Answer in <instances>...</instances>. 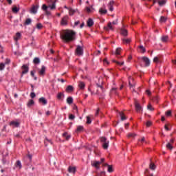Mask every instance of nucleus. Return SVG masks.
Returning a JSON list of instances; mask_svg holds the SVG:
<instances>
[{
	"label": "nucleus",
	"mask_w": 176,
	"mask_h": 176,
	"mask_svg": "<svg viewBox=\"0 0 176 176\" xmlns=\"http://www.w3.org/2000/svg\"><path fill=\"white\" fill-rule=\"evenodd\" d=\"M75 35L76 33L73 30H65L61 36V38L65 42H72V41H75Z\"/></svg>",
	"instance_id": "nucleus-1"
},
{
	"label": "nucleus",
	"mask_w": 176,
	"mask_h": 176,
	"mask_svg": "<svg viewBox=\"0 0 176 176\" xmlns=\"http://www.w3.org/2000/svg\"><path fill=\"white\" fill-rule=\"evenodd\" d=\"M100 142L102 143V146L104 149H107L109 146V141L105 137L100 138Z\"/></svg>",
	"instance_id": "nucleus-2"
},
{
	"label": "nucleus",
	"mask_w": 176,
	"mask_h": 176,
	"mask_svg": "<svg viewBox=\"0 0 176 176\" xmlns=\"http://www.w3.org/2000/svg\"><path fill=\"white\" fill-rule=\"evenodd\" d=\"M75 54L76 56H78V57L83 56V47L80 45H77V47L75 51Z\"/></svg>",
	"instance_id": "nucleus-3"
},
{
	"label": "nucleus",
	"mask_w": 176,
	"mask_h": 176,
	"mask_svg": "<svg viewBox=\"0 0 176 176\" xmlns=\"http://www.w3.org/2000/svg\"><path fill=\"white\" fill-rule=\"evenodd\" d=\"M129 85L131 90H132V91H134V87L135 86V82H134V78H133L132 77H129Z\"/></svg>",
	"instance_id": "nucleus-4"
},
{
	"label": "nucleus",
	"mask_w": 176,
	"mask_h": 176,
	"mask_svg": "<svg viewBox=\"0 0 176 176\" xmlns=\"http://www.w3.org/2000/svg\"><path fill=\"white\" fill-rule=\"evenodd\" d=\"M141 60H142L143 63H144L145 67H149V65H151V60H149V58L143 56L141 58Z\"/></svg>",
	"instance_id": "nucleus-5"
},
{
	"label": "nucleus",
	"mask_w": 176,
	"mask_h": 176,
	"mask_svg": "<svg viewBox=\"0 0 176 176\" xmlns=\"http://www.w3.org/2000/svg\"><path fill=\"white\" fill-rule=\"evenodd\" d=\"M135 109L136 112H138V113L142 112V107L138 103V101L135 102Z\"/></svg>",
	"instance_id": "nucleus-6"
},
{
	"label": "nucleus",
	"mask_w": 176,
	"mask_h": 176,
	"mask_svg": "<svg viewBox=\"0 0 176 176\" xmlns=\"http://www.w3.org/2000/svg\"><path fill=\"white\" fill-rule=\"evenodd\" d=\"M68 20H69V17L67 15L65 16L60 21V25H67L68 24Z\"/></svg>",
	"instance_id": "nucleus-7"
},
{
	"label": "nucleus",
	"mask_w": 176,
	"mask_h": 176,
	"mask_svg": "<svg viewBox=\"0 0 176 176\" xmlns=\"http://www.w3.org/2000/svg\"><path fill=\"white\" fill-rule=\"evenodd\" d=\"M91 164L92 167H95L96 170H100V164H101V162H100V161H94L91 162Z\"/></svg>",
	"instance_id": "nucleus-8"
},
{
	"label": "nucleus",
	"mask_w": 176,
	"mask_h": 176,
	"mask_svg": "<svg viewBox=\"0 0 176 176\" xmlns=\"http://www.w3.org/2000/svg\"><path fill=\"white\" fill-rule=\"evenodd\" d=\"M46 72V67L45 65H42L41 69L38 70V75L41 76H44Z\"/></svg>",
	"instance_id": "nucleus-9"
},
{
	"label": "nucleus",
	"mask_w": 176,
	"mask_h": 176,
	"mask_svg": "<svg viewBox=\"0 0 176 176\" xmlns=\"http://www.w3.org/2000/svg\"><path fill=\"white\" fill-rule=\"evenodd\" d=\"M9 63H10V59L7 58L5 63H0V71H3V69H5V66L6 64H9Z\"/></svg>",
	"instance_id": "nucleus-10"
},
{
	"label": "nucleus",
	"mask_w": 176,
	"mask_h": 176,
	"mask_svg": "<svg viewBox=\"0 0 176 176\" xmlns=\"http://www.w3.org/2000/svg\"><path fill=\"white\" fill-rule=\"evenodd\" d=\"M38 102L42 104V105H47V100L44 97H41L38 99Z\"/></svg>",
	"instance_id": "nucleus-11"
},
{
	"label": "nucleus",
	"mask_w": 176,
	"mask_h": 176,
	"mask_svg": "<svg viewBox=\"0 0 176 176\" xmlns=\"http://www.w3.org/2000/svg\"><path fill=\"white\" fill-rule=\"evenodd\" d=\"M113 5H115V1H113V0L111 1L107 6L109 8V10H110V12H113Z\"/></svg>",
	"instance_id": "nucleus-12"
},
{
	"label": "nucleus",
	"mask_w": 176,
	"mask_h": 176,
	"mask_svg": "<svg viewBox=\"0 0 176 176\" xmlns=\"http://www.w3.org/2000/svg\"><path fill=\"white\" fill-rule=\"evenodd\" d=\"M22 75H25V74H28L29 71L28 65H23L22 66Z\"/></svg>",
	"instance_id": "nucleus-13"
},
{
	"label": "nucleus",
	"mask_w": 176,
	"mask_h": 176,
	"mask_svg": "<svg viewBox=\"0 0 176 176\" xmlns=\"http://www.w3.org/2000/svg\"><path fill=\"white\" fill-rule=\"evenodd\" d=\"M104 30H105V31H109V30H111V31H113V27L112 26V23H109L107 24V26H105L104 28Z\"/></svg>",
	"instance_id": "nucleus-14"
},
{
	"label": "nucleus",
	"mask_w": 176,
	"mask_h": 176,
	"mask_svg": "<svg viewBox=\"0 0 176 176\" xmlns=\"http://www.w3.org/2000/svg\"><path fill=\"white\" fill-rule=\"evenodd\" d=\"M38 8L39 7L38 6H33L30 9V13H32L33 14H36V13L38 12Z\"/></svg>",
	"instance_id": "nucleus-15"
},
{
	"label": "nucleus",
	"mask_w": 176,
	"mask_h": 176,
	"mask_svg": "<svg viewBox=\"0 0 176 176\" xmlns=\"http://www.w3.org/2000/svg\"><path fill=\"white\" fill-rule=\"evenodd\" d=\"M103 166L107 167L108 173H113V168H112V166L109 165L108 164H103Z\"/></svg>",
	"instance_id": "nucleus-16"
},
{
	"label": "nucleus",
	"mask_w": 176,
	"mask_h": 176,
	"mask_svg": "<svg viewBox=\"0 0 176 176\" xmlns=\"http://www.w3.org/2000/svg\"><path fill=\"white\" fill-rule=\"evenodd\" d=\"M10 126H12V127H20V122L17 121H12L10 123Z\"/></svg>",
	"instance_id": "nucleus-17"
},
{
	"label": "nucleus",
	"mask_w": 176,
	"mask_h": 176,
	"mask_svg": "<svg viewBox=\"0 0 176 176\" xmlns=\"http://www.w3.org/2000/svg\"><path fill=\"white\" fill-rule=\"evenodd\" d=\"M74 90V88L72 85H68L65 89L66 93H72Z\"/></svg>",
	"instance_id": "nucleus-18"
},
{
	"label": "nucleus",
	"mask_w": 176,
	"mask_h": 176,
	"mask_svg": "<svg viewBox=\"0 0 176 176\" xmlns=\"http://www.w3.org/2000/svg\"><path fill=\"white\" fill-rule=\"evenodd\" d=\"M161 41L164 43H166V42H168V36H166V35L162 36Z\"/></svg>",
	"instance_id": "nucleus-19"
},
{
	"label": "nucleus",
	"mask_w": 176,
	"mask_h": 176,
	"mask_svg": "<svg viewBox=\"0 0 176 176\" xmlns=\"http://www.w3.org/2000/svg\"><path fill=\"white\" fill-rule=\"evenodd\" d=\"M120 34H121V35H122L123 36H127V35H128L127 30H126V29H124V28L121 29V30H120Z\"/></svg>",
	"instance_id": "nucleus-20"
},
{
	"label": "nucleus",
	"mask_w": 176,
	"mask_h": 176,
	"mask_svg": "<svg viewBox=\"0 0 176 176\" xmlns=\"http://www.w3.org/2000/svg\"><path fill=\"white\" fill-rule=\"evenodd\" d=\"M65 95L64 93L63 92H59L57 95H56V98L58 100H63V98H64Z\"/></svg>",
	"instance_id": "nucleus-21"
},
{
	"label": "nucleus",
	"mask_w": 176,
	"mask_h": 176,
	"mask_svg": "<svg viewBox=\"0 0 176 176\" xmlns=\"http://www.w3.org/2000/svg\"><path fill=\"white\" fill-rule=\"evenodd\" d=\"M87 24L88 27H93V25H94V21H93V19H89Z\"/></svg>",
	"instance_id": "nucleus-22"
},
{
	"label": "nucleus",
	"mask_w": 176,
	"mask_h": 176,
	"mask_svg": "<svg viewBox=\"0 0 176 176\" xmlns=\"http://www.w3.org/2000/svg\"><path fill=\"white\" fill-rule=\"evenodd\" d=\"M84 127L82 125L78 126L76 130V133H82L83 131Z\"/></svg>",
	"instance_id": "nucleus-23"
},
{
	"label": "nucleus",
	"mask_w": 176,
	"mask_h": 176,
	"mask_svg": "<svg viewBox=\"0 0 176 176\" xmlns=\"http://www.w3.org/2000/svg\"><path fill=\"white\" fill-rule=\"evenodd\" d=\"M86 85L85 84V82L80 81L78 82V87L81 89L83 90V89H85Z\"/></svg>",
	"instance_id": "nucleus-24"
},
{
	"label": "nucleus",
	"mask_w": 176,
	"mask_h": 176,
	"mask_svg": "<svg viewBox=\"0 0 176 176\" xmlns=\"http://www.w3.org/2000/svg\"><path fill=\"white\" fill-rule=\"evenodd\" d=\"M154 63H162V57L161 56H155L153 58Z\"/></svg>",
	"instance_id": "nucleus-25"
},
{
	"label": "nucleus",
	"mask_w": 176,
	"mask_h": 176,
	"mask_svg": "<svg viewBox=\"0 0 176 176\" xmlns=\"http://www.w3.org/2000/svg\"><path fill=\"white\" fill-rule=\"evenodd\" d=\"M131 42V38H122V43L127 45Z\"/></svg>",
	"instance_id": "nucleus-26"
},
{
	"label": "nucleus",
	"mask_w": 176,
	"mask_h": 176,
	"mask_svg": "<svg viewBox=\"0 0 176 176\" xmlns=\"http://www.w3.org/2000/svg\"><path fill=\"white\" fill-rule=\"evenodd\" d=\"M107 12L108 11L105 8H101L99 10V13H100V14H107Z\"/></svg>",
	"instance_id": "nucleus-27"
},
{
	"label": "nucleus",
	"mask_w": 176,
	"mask_h": 176,
	"mask_svg": "<svg viewBox=\"0 0 176 176\" xmlns=\"http://www.w3.org/2000/svg\"><path fill=\"white\" fill-rule=\"evenodd\" d=\"M72 102H74V98L71 96H69L67 98V103L69 104V105H71V104H72Z\"/></svg>",
	"instance_id": "nucleus-28"
},
{
	"label": "nucleus",
	"mask_w": 176,
	"mask_h": 176,
	"mask_svg": "<svg viewBox=\"0 0 176 176\" xmlns=\"http://www.w3.org/2000/svg\"><path fill=\"white\" fill-rule=\"evenodd\" d=\"M76 13V10H74L72 8H69V16H74Z\"/></svg>",
	"instance_id": "nucleus-29"
},
{
	"label": "nucleus",
	"mask_w": 176,
	"mask_h": 176,
	"mask_svg": "<svg viewBox=\"0 0 176 176\" xmlns=\"http://www.w3.org/2000/svg\"><path fill=\"white\" fill-rule=\"evenodd\" d=\"M69 173H72L73 174H75V172L76 171V168L75 167L69 166L68 168Z\"/></svg>",
	"instance_id": "nucleus-30"
},
{
	"label": "nucleus",
	"mask_w": 176,
	"mask_h": 176,
	"mask_svg": "<svg viewBox=\"0 0 176 176\" xmlns=\"http://www.w3.org/2000/svg\"><path fill=\"white\" fill-rule=\"evenodd\" d=\"M20 11V8H17V6H14L12 8V12L13 13H19Z\"/></svg>",
	"instance_id": "nucleus-31"
},
{
	"label": "nucleus",
	"mask_w": 176,
	"mask_h": 176,
	"mask_svg": "<svg viewBox=\"0 0 176 176\" xmlns=\"http://www.w3.org/2000/svg\"><path fill=\"white\" fill-rule=\"evenodd\" d=\"M135 137H137V134L134 133H130L127 134L128 138H135Z\"/></svg>",
	"instance_id": "nucleus-32"
},
{
	"label": "nucleus",
	"mask_w": 176,
	"mask_h": 176,
	"mask_svg": "<svg viewBox=\"0 0 176 176\" xmlns=\"http://www.w3.org/2000/svg\"><path fill=\"white\" fill-rule=\"evenodd\" d=\"M119 115L121 118V120H126V119H127V118L124 116V113L122 111H120Z\"/></svg>",
	"instance_id": "nucleus-33"
},
{
	"label": "nucleus",
	"mask_w": 176,
	"mask_h": 176,
	"mask_svg": "<svg viewBox=\"0 0 176 176\" xmlns=\"http://www.w3.org/2000/svg\"><path fill=\"white\" fill-rule=\"evenodd\" d=\"M20 38H21V34H20V32H17L16 34V37H14V41H16V42H17V41H19Z\"/></svg>",
	"instance_id": "nucleus-34"
},
{
	"label": "nucleus",
	"mask_w": 176,
	"mask_h": 176,
	"mask_svg": "<svg viewBox=\"0 0 176 176\" xmlns=\"http://www.w3.org/2000/svg\"><path fill=\"white\" fill-rule=\"evenodd\" d=\"M138 49H140L141 53H145L146 52V50L145 49V47L143 45H139Z\"/></svg>",
	"instance_id": "nucleus-35"
},
{
	"label": "nucleus",
	"mask_w": 176,
	"mask_h": 176,
	"mask_svg": "<svg viewBox=\"0 0 176 176\" xmlns=\"http://www.w3.org/2000/svg\"><path fill=\"white\" fill-rule=\"evenodd\" d=\"M35 104V102H34V100H30L28 102V108H30V107H32Z\"/></svg>",
	"instance_id": "nucleus-36"
},
{
	"label": "nucleus",
	"mask_w": 176,
	"mask_h": 176,
	"mask_svg": "<svg viewBox=\"0 0 176 176\" xmlns=\"http://www.w3.org/2000/svg\"><path fill=\"white\" fill-rule=\"evenodd\" d=\"M33 63L34 64H39L41 63V59H39L38 57H36L34 58Z\"/></svg>",
	"instance_id": "nucleus-37"
},
{
	"label": "nucleus",
	"mask_w": 176,
	"mask_h": 176,
	"mask_svg": "<svg viewBox=\"0 0 176 176\" xmlns=\"http://www.w3.org/2000/svg\"><path fill=\"white\" fill-rule=\"evenodd\" d=\"M147 109L148 111H155V108H153V107H152V104L151 103H149L148 105H147Z\"/></svg>",
	"instance_id": "nucleus-38"
},
{
	"label": "nucleus",
	"mask_w": 176,
	"mask_h": 176,
	"mask_svg": "<svg viewBox=\"0 0 176 176\" xmlns=\"http://www.w3.org/2000/svg\"><path fill=\"white\" fill-rule=\"evenodd\" d=\"M149 168L151 170H155L156 169V165H155V164L153 163H151L150 165H149Z\"/></svg>",
	"instance_id": "nucleus-39"
},
{
	"label": "nucleus",
	"mask_w": 176,
	"mask_h": 176,
	"mask_svg": "<svg viewBox=\"0 0 176 176\" xmlns=\"http://www.w3.org/2000/svg\"><path fill=\"white\" fill-rule=\"evenodd\" d=\"M32 21L31 20V19L28 18V19H26V21L25 22V25H30V24H31Z\"/></svg>",
	"instance_id": "nucleus-40"
},
{
	"label": "nucleus",
	"mask_w": 176,
	"mask_h": 176,
	"mask_svg": "<svg viewBox=\"0 0 176 176\" xmlns=\"http://www.w3.org/2000/svg\"><path fill=\"white\" fill-rule=\"evenodd\" d=\"M167 19L165 16H161L160 21V23H166Z\"/></svg>",
	"instance_id": "nucleus-41"
},
{
	"label": "nucleus",
	"mask_w": 176,
	"mask_h": 176,
	"mask_svg": "<svg viewBox=\"0 0 176 176\" xmlns=\"http://www.w3.org/2000/svg\"><path fill=\"white\" fill-rule=\"evenodd\" d=\"M167 149H170V151L173 149V144L171 143H167L166 144Z\"/></svg>",
	"instance_id": "nucleus-42"
},
{
	"label": "nucleus",
	"mask_w": 176,
	"mask_h": 176,
	"mask_svg": "<svg viewBox=\"0 0 176 176\" xmlns=\"http://www.w3.org/2000/svg\"><path fill=\"white\" fill-rule=\"evenodd\" d=\"M158 3L160 6H163V5H166V0L159 1Z\"/></svg>",
	"instance_id": "nucleus-43"
},
{
	"label": "nucleus",
	"mask_w": 176,
	"mask_h": 176,
	"mask_svg": "<svg viewBox=\"0 0 176 176\" xmlns=\"http://www.w3.org/2000/svg\"><path fill=\"white\" fill-rule=\"evenodd\" d=\"M121 50H122V48H120V47L117 48L116 50V54L117 56L120 55Z\"/></svg>",
	"instance_id": "nucleus-44"
},
{
	"label": "nucleus",
	"mask_w": 176,
	"mask_h": 176,
	"mask_svg": "<svg viewBox=\"0 0 176 176\" xmlns=\"http://www.w3.org/2000/svg\"><path fill=\"white\" fill-rule=\"evenodd\" d=\"M16 164V167H19V168H21L22 165H21V162H20V160H17Z\"/></svg>",
	"instance_id": "nucleus-45"
},
{
	"label": "nucleus",
	"mask_w": 176,
	"mask_h": 176,
	"mask_svg": "<svg viewBox=\"0 0 176 176\" xmlns=\"http://www.w3.org/2000/svg\"><path fill=\"white\" fill-rule=\"evenodd\" d=\"M159 100H160V98H158V96H155L153 98V102H155L156 104H157V102H159Z\"/></svg>",
	"instance_id": "nucleus-46"
},
{
	"label": "nucleus",
	"mask_w": 176,
	"mask_h": 176,
	"mask_svg": "<svg viewBox=\"0 0 176 176\" xmlns=\"http://www.w3.org/2000/svg\"><path fill=\"white\" fill-rule=\"evenodd\" d=\"M87 124H90L91 123V118L89 116H87Z\"/></svg>",
	"instance_id": "nucleus-47"
},
{
	"label": "nucleus",
	"mask_w": 176,
	"mask_h": 176,
	"mask_svg": "<svg viewBox=\"0 0 176 176\" xmlns=\"http://www.w3.org/2000/svg\"><path fill=\"white\" fill-rule=\"evenodd\" d=\"M73 110L74 113H78V106L74 104V106L73 107Z\"/></svg>",
	"instance_id": "nucleus-48"
},
{
	"label": "nucleus",
	"mask_w": 176,
	"mask_h": 176,
	"mask_svg": "<svg viewBox=\"0 0 176 176\" xmlns=\"http://www.w3.org/2000/svg\"><path fill=\"white\" fill-rule=\"evenodd\" d=\"M50 9H51L52 10L56 9V2H53V3H52V5L50 6Z\"/></svg>",
	"instance_id": "nucleus-49"
},
{
	"label": "nucleus",
	"mask_w": 176,
	"mask_h": 176,
	"mask_svg": "<svg viewBox=\"0 0 176 176\" xmlns=\"http://www.w3.org/2000/svg\"><path fill=\"white\" fill-rule=\"evenodd\" d=\"M48 8H49V7H47V6H46V4H43V6H42V9H43V10H44L45 12L46 10H47Z\"/></svg>",
	"instance_id": "nucleus-50"
},
{
	"label": "nucleus",
	"mask_w": 176,
	"mask_h": 176,
	"mask_svg": "<svg viewBox=\"0 0 176 176\" xmlns=\"http://www.w3.org/2000/svg\"><path fill=\"white\" fill-rule=\"evenodd\" d=\"M166 116H171V110H168L165 113Z\"/></svg>",
	"instance_id": "nucleus-51"
},
{
	"label": "nucleus",
	"mask_w": 176,
	"mask_h": 176,
	"mask_svg": "<svg viewBox=\"0 0 176 176\" xmlns=\"http://www.w3.org/2000/svg\"><path fill=\"white\" fill-rule=\"evenodd\" d=\"M86 10H87V13H91V12H93V10H91V8H90V7H87Z\"/></svg>",
	"instance_id": "nucleus-52"
},
{
	"label": "nucleus",
	"mask_w": 176,
	"mask_h": 176,
	"mask_svg": "<svg viewBox=\"0 0 176 176\" xmlns=\"http://www.w3.org/2000/svg\"><path fill=\"white\" fill-rule=\"evenodd\" d=\"M146 126L147 127H151V126H152V122L151 121H147V122L146 123Z\"/></svg>",
	"instance_id": "nucleus-53"
},
{
	"label": "nucleus",
	"mask_w": 176,
	"mask_h": 176,
	"mask_svg": "<svg viewBox=\"0 0 176 176\" xmlns=\"http://www.w3.org/2000/svg\"><path fill=\"white\" fill-rule=\"evenodd\" d=\"M69 119H70L71 120H74V119H75V116L70 114L69 116Z\"/></svg>",
	"instance_id": "nucleus-54"
},
{
	"label": "nucleus",
	"mask_w": 176,
	"mask_h": 176,
	"mask_svg": "<svg viewBox=\"0 0 176 176\" xmlns=\"http://www.w3.org/2000/svg\"><path fill=\"white\" fill-rule=\"evenodd\" d=\"M36 94H35V93H34V92H32L31 94H30V97H31V98H35V97H36Z\"/></svg>",
	"instance_id": "nucleus-55"
},
{
	"label": "nucleus",
	"mask_w": 176,
	"mask_h": 176,
	"mask_svg": "<svg viewBox=\"0 0 176 176\" xmlns=\"http://www.w3.org/2000/svg\"><path fill=\"white\" fill-rule=\"evenodd\" d=\"M43 25L41 23H38L36 25V28L38 29V30H41V28H42Z\"/></svg>",
	"instance_id": "nucleus-56"
},
{
	"label": "nucleus",
	"mask_w": 176,
	"mask_h": 176,
	"mask_svg": "<svg viewBox=\"0 0 176 176\" xmlns=\"http://www.w3.org/2000/svg\"><path fill=\"white\" fill-rule=\"evenodd\" d=\"M115 63H116L118 65H123V64H124V62H119V61H115Z\"/></svg>",
	"instance_id": "nucleus-57"
},
{
	"label": "nucleus",
	"mask_w": 176,
	"mask_h": 176,
	"mask_svg": "<svg viewBox=\"0 0 176 176\" xmlns=\"http://www.w3.org/2000/svg\"><path fill=\"white\" fill-rule=\"evenodd\" d=\"M164 129L166 131H170V128H168V126H167V124H165L164 126Z\"/></svg>",
	"instance_id": "nucleus-58"
},
{
	"label": "nucleus",
	"mask_w": 176,
	"mask_h": 176,
	"mask_svg": "<svg viewBox=\"0 0 176 176\" xmlns=\"http://www.w3.org/2000/svg\"><path fill=\"white\" fill-rule=\"evenodd\" d=\"M98 113H100V109H98L96 110V113H95V116H98Z\"/></svg>",
	"instance_id": "nucleus-59"
},
{
	"label": "nucleus",
	"mask_w": 176,
	"mask_h": 176,
	"mask_svg": "<svg viewBox=\"0 0 176 176\" xmlns=\"http://www.w3.org/2000/svg\"><path fill=\"white\" fill-rule=\"evenodd\" d=\"M28 157L30 159V162L32 160V155L31 154H28Z\"/></svg>",
	"instance_id": "nucleus-60"
},
{
	"label": "nucleus",
	"mask_w": 176,
	"mask_h": 176,
	"mask_svg": "<svg viewBox=\"0 0 176 176\" xmlns=\"http://www.w3.org/2000/svg\"><path fill=\"white\" fill-rule=\"evenodd\" d=\"M139 141H141V142H146L145 141V138L144 137H143L141 140H139Z\"/></svg>",
	"instance_id": "nucleus-61"
},
{
	"label": "nucleus",
	"mask_w": 176,
	"mask_h": 176,
	"mask_svg": "<svg viewBox=\"0 0 176 176\" xmlns=\"http://www.w3.org/2000/svg\"><path fill=\"white\" fill-rule=\"evenodd\" d=\"M79 24H80V21H77L74 23V25H79Z\"/></svg>",
	"instance_id": "nucleus-62"
},
{
	"label": "nucleus",
	"mask_w": 176,
	"mask_h": 176,
	"mask_svg": "<svg viewBox=\"0 0 176 176\" xmlns=\"http://www.w3.org/2000/svg\"><path fill=\"white\" fill-rule=\"evenodd\" d=\"M45 13H46V15L47 16H50V11L49 10H45Z\"/></svg>",
	"instance_id": "nucleus-63"
},
{
	"label": "nucleus",
	"mask_w": 176,
	"mask_h": 176,
	"mask_svg": "<svg viewBox=\"0 0 176 176\" xmlns=\"http://www.w3.org/2000/svg\"><path fill=\"white\" fill-rule=\"evenodd\" d=\"M71 138V135H67L66 137H65V139L67 140H68L69 139H70Z\"/></svg>",
	"instance_id": "nucleus-64"
}]
</instances>
